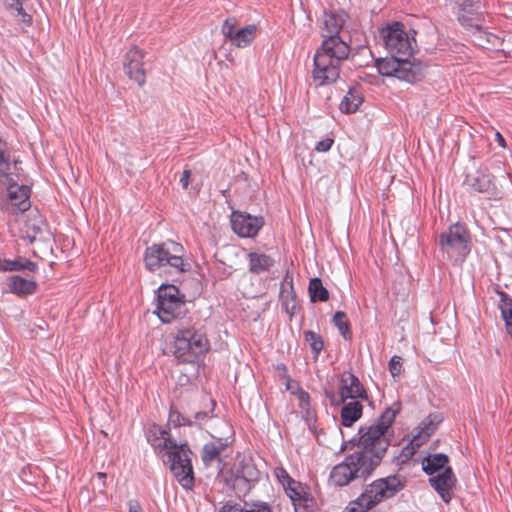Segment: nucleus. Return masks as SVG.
<instances>
[{"instance_id": "nucleus-36", "label": "nucleus", "mask_w": 512, "mask_h": 512, "mask_svg": "<svg viewBox=\"0 0 512 512\" xmlns=\"http://www.w3.org/2000/svg\"><path fill=\"white\" fill-rule=\"evenodd\" d=\"M333 322L335 326L339 329L341 335L344 338H346L347 334L350 333L349 323L346 314L342 311H337L333 317Z\"/></svg>"}, {"instance_id": "nucleus-44", "label": "nucleus", "mask_w": 512, "mask_h": 512, "mask_svg": "<svg viewBox=\"0 0 512 512\" xmlns=\"http://www.w3.org/2000/svg\"><path fill=\"white\" fill-rule=\"evenodd\" d=\"M277 480H293L284 469H278L275 471Z\"/></svg>"}, {"instance_id": "nucleus-33", "label": "nucleus", "mask_w": 512, "mask_h": 512, "mask_svg": "<svg viewBox=\"0 0 512 512\" xmlns=\"http://www.w3.org/2000/svg\"><path fill=\"white\" fill-rule=\"evenodd\" d=\"M308 290L312 302H324L329 298V292L323 286L320 278H312L309 282Z\"/></svg>"}, {"instance_id": "nucleus-22", "label": "nucleus", "mask_w": 512, "mask_h": 512, "mask_svg": "<svg viewBox=\"0 0 512 512\" xmlns=\"http://www.w3.org/2000/svg\"><path fill=\"white\" fill-rule=\"evenodd\" d=\"M7 198L11 206L16 207L20 211H26L30 207V190L25 185H18L15 182H6Z\"/></svg>"}, {"instance_id": "nucleus-21", "label": "nucleus", "mask_w": 512, "mask_h": 512, "mask_svg": "<svg viewBox=\"0 0 512 512\" xmlns=\"http://www.w3.org/2000/svg\"><path fill=\"white\" fill-rule=\"evenodd\" d=\"M345 23L342 13L324 12L322 16V37L323 41L339 40L343 41L339 33Z\"/></svg>"}, {"instance_id": "nucleus-1", "label": "nucleus", "mask_w": 512, "mask_h": 512, "mask_svg": "<svg viewBox=\"0 0 512 512\" xmlns=\"http://www.w3.org/2000/svg\"><path fill=\"white\" fill-rule=\"evenodd\" d=\"M396 415L397 410L385 409L373 424L360 426L357 434L348 440H345L344 433L341 431V451L356 449V454H361L369 465L376 468L389 446L385 434L395 421Z\"/></svg>"}, {"instance_id": "nucleus-28", "label": "nucleus", "mask_w": 512, "mask_h": 512, "mask_svg": "<svg viewBox=\"0 0 512 512\" xmlns=\"http://www.w3.org/2000/svg\"><path fill=\"white\" fill-rule=\"evenodd\" d=\"M219 512H271V507L265 502H245L243 505L228 502L220 508Z\"/></svg>"}, {"instance_id": "nucleus-30", "label": "nucleus", "mask_w": 512, "mask_h": 512, "mask_svg": "<svg viewBox=\"0 0 512 512\" xmlns=\"http://www.w3.org/2000/svg\"><path fill=\"white\" fill-rule=\"evenodd\" d=\"M28 270L35 272L37 270V264L28 259L19 257L17 259H3L0 260V271H21Z\"/></svg>"}, {"instance_id": "nucleus-41", "label": "nucleus", "mask_w": 512, "mask_h": 512, "mask_svg": "<svg viewBox=\"0 0 512 512\" xmlns=\"http://www.w3.org/2000/svg\"><path fill=\"white\" fill-rule=\"evenodd\" d=\"M3 5L7 10L15 11L22 3L20 0H2Z\"/></svg>"}, {"instance_id": "nucleus-2", "label": "nucleus", "mask_w": 512, "mask_h": 512, "mask_svg": "<svg viewBox=\"0 0 512 512\" xmlns=\"http://www.w3.org/2000/svg\"><path fill=\"white\" fill-rule=\"evenodd\" d=\"M147 441L158 455H165L176 480H195L191 464V450L186 443L178 444L169 432L153 423L146 430Z\"/></svg>"}, {"instance_id": "nucleus-48", "label": "nucleus", "mask_w": 512, "mask_h": 512, "mask_svg": "<svg viewBox=\"0 0 512 512\" xmlns=\"http://www.w3.org/2000/svg\"><path fill=\"white\" fill-rule=\"evenodd\" d=\"M379 480H385V481L397 480V477H396V475H390V476H387V477H384V478H380Z\"/></svg>"}, {"instance_id": "nucleus-13", "label": "nucleus", "mask_w": 512, "mask_h": 512, "mask_svg": "<svg viewBox=\"0 0 512 512\" xmlns=\"http://www.w3.org/2000/svg\"><path fill=\"white\" fill-rule=\"evenodd\" d=\"M375 468L355 452L337 464L331 471V480H355L357 478L366 479Z\"/></svg>"}, {"instance_id": "nucleus-37", "label": "nucleus", "mask_w": 512, "mask_h": 512, "mask_svg": "<svg viewBox=\"0 0 512 512\" xmlns=\"http://www.w3.org/2000/svg\"><path fill=\"white\" fill-rule=\"evenodd\" d=\"M169 424H172L175 427L181 425H193V421L191 419H187L177 410L171 409L168 417Z\"/></svg>"}, {"instance_id": "nucleus-45", "label": "nucleus", "mask_w": 512, "mask_h": 512, "mask_svg": "<svg viewBox=\"0 0 512 512\" xmlns=\"http://www.w3.org/2000/svg\"><path fill=\"white\" fill-rule=\"evenodd\" d=\"M206 418H208L207 412H198L194 415V420H192V421L194 424V423L201 422V421L205 420Z\"/></svg>"}, {"instance_id": "nucleus-7", "label": "nucleus", "mask_w": 512, "mask_h": 512, "mask_svg": "<svg viewBox=\"0 0 512 512\" xmlns=\"http://www.w3.org/2000/svg\"><path fill=\"white\" fill-rule=\"evenodd\" d=\"M233 450L227 439L215 438L204 444L201 451V460L204 468L212 470L207 477L219 478V480H228L225 477V470L229 466Z\"/></svg>"}, {"instance_id": "nucleus-8", "label": "nucleus", "mask_w": 512, "mask_h": 512, "mask_svg": "<svg viewBox=\"0 0 512 512\" xmlns=\"http://www.w3.org/2000/svg\"><path fill=\"white\" fill-rule=\"evenodd\" d=\"M481 7V0H463L458 19L462 26L476 34L475 41L479 46L488 48L490 44L494 46L498 38L483 30L485 19Z\"/></svg>"}, {"instance_id": "nucleus-9", "label": "nucleus", "mask_w": 512, "mask_h": 512, "mask_svg": "<svg viewBox=\"0 0 512 512\" xmlns=\"http://www.w3.org/2000/svg\"><path fill=\"white\" fill-rule=\"evenodd\" d=\"M404 486V482H371L357 499L350 501L345 512H367L384 499L393 497Z\"/></svg>"}, {"instance_id": "nucleus-31", "label": "nucleus", "mask_w": 512, "mask_h": 512, "mask_svg": "<svg viewBox=\"0 0 512 512\" xmlns=\"http://www.w3.org/2000/svg\"><path fill=\"white\" fill-rule=\"evenodd\" d=\"M299 407L303 414V418L307 422V425L311 431L315 430L316 423V412L311 407L310 396L305 391H300L298 395Z\"/></svg>"}, {"instance_id": "nucleus-25", "label": "nucleus", "mask_w": 512, "mask_h": 512, "mask_svg": "<svg viewBox=\"0 0 512 512\" xmlns=\"http://www.w3.org/2000/svg\"><path fill=\"white\" fill-rule=\"evenodd\" d=\"M470 187L475 191L492 196L496 192V186L493 177L490 174L478 172L475 176L468 179Z\"/></svg>"}, {"instance_id": "nucleus-26", "label": "nucleus", "mask_w": 512, "mask_h": 512, "mask_svg": "<svg viewBox=\"0 0 512 512\" xmlns=\"http://www.w3.org/2000/svg\"><path fill=\"white\" fill-rule=\"evenodd\" d=\"M341 409V425L344 427H351L357 420L362 416L363 406L360 402L352 400L350 402L343 403Z\"/></svg>"}, {"instance_id": "nucleus-27", "label": "nucleus", "mask_w": 512, "mask_h": 512, "mask_svg": "<svg viewBox=\"0 0 512 512\" xmlns=\"http://www.w3.org/2000/svg\"><path fill=\"white\" fill-rule=\"evenodd\" d=\"M8 287L11 293L18 296H26L35 292L36 282L18 275H13L8 279Z\"/></svg>"}, {"instance_id": "nucleus-47", "label": "nucleus", "mask_w": 512, "mask_h": 512, "mask_svg": "<svg viewBox=\"0 0 512 512\" xmlns=\"http://www.w3.org/2000/svg\"><path fill=\"white\" fill-rule=\"evenodd\" d=\"M180 484L182 485L183 489L190 491L194 488L195 482H180Z\"/></svg>"}, {"instance_id": "nucleus-6", "label": "nucleus", "mask_w": 512, "mask_h": 512, "mask_svg": "<svg viewBox=\"0 0 512 512\" xmlns=\"http://www.w3.org/2000/svg\"><path fill=\"white\" fill-rule=\"evenodd\" d=\"M183 246L174 241L148 246L144 253V265L150 272L173 269L177 273L184 271Z\"/></svg>"}, {"instance_id": "nucleus-38", "label": "nucleus", "mask_w": 512, "mask_h": 512, "mask_svg": "<svg viewBox=\"0 0 512 512\" xmlns=\"http://www.w3.org/2000/svg\"><path fill=\"white\" fill-rule=\"evenodd\" d=\"M402 363L401 357L394 355L389 361V371L393 377L398 376L401 373Z\"/></svg>"}, {"instance_id": "nucleus-49", "label": "nucleus", "mask_w": 512, "mask_h": 512, "mask_svg": "<svg viewBox=\"0 0 512 512\" xmlns=\"http://www.w3.org/2000/svg\"><path fill=\"white\" fill-rule=\"evenodd\" d=\"M234 480H243V481H246V480H249L247 477L245 476H237Z\"/></svg>"}, {"instance_id": "nucleus-5", "label": "nucleus", "mask_w": 512, "mask_h": 512, "mask_svg": "<svg viewBox=\"0 0 512 512\" xmlns=\"http://www.w3.org/2000/svg\"><path fill=\"white\" fill-rule=\"evenodd\" d=\"M436 244L443 259L455 266H461L471 252L470 234L465 225L459 222L441 232Z\"/></svg>"}, {"instance_id": "nucleus-46", "label": "nucleus", "mask_w": 512, "mask_h": 512, "mask_svg": "<svg viewBox=\"0 0 512 512\" xmlns=\"http://www.w3.org/2000/svg\"><path fill=\"white\" fill-rule=\"evenodd\" d=\"M496 140H497L499 146H501V147L506 146L505 139L499 132L496 133Z\"/></svg>"}, {"instance_id": "nucleus-23", "label": "nucleus", "mask_w": 512, "mask_h": 512, "mask_svg": "<svg viewBox=\"0 0 512 512\" xmlns=\"http://www.w3.org/2000/svg\"><path fill=\"white\" fill-rule=\"evenodd\" d=\"M16 173L17 161L11 156L6 142L0 139V181H12Z\"/></svg>"}, {"instance_id": "nucleus-4", "label": "nucleus", "mask_w": 512, "mask_h": 512, "mask_svg": "<svg viewBox=\"0 0 512 512\" xmlns=\"http://www.w3.org/2000/svg\"><path fill=\"white\" fill-rule=\"evenodd\" d=\"M210 342L206 333L194 325L181 326L173 337V355L181 363H193L206 355Z\"/></svg>"}, {"instance_id": "nucleus-14", "label": "nucleus", "mask_w": 512, "mask_h": 512, "mask_svg": "<svg viewBox=\"0 0 512 512\" xmlns=\"http://www.w3.org/2000/svg\"><path fill=\"white\" fill-rule=\"evenodd\" d=\"M376 66L382 76L395 77L409 83L417 79L415 67L406 57L400 58L391 54V57L378 59Z\"/></svg>"}, {"instance_id": "nucleus-43", "label": "nucleus", "mask_w": 512, "mask_h": 512, "mask_svg": "<svg viewBox=\"0 0 512 512\" xmlns=\"http://www.w3.org/2000/svg\"><path fill=\"white\" fill-rule=\"evenodd\" d=\"M128 505L129 512H143L142 507L137 500H130Z\"/></svg>"}, {"instance_id": "nucleus-19", "label": "nucleus", "mask_w": 512, "mask_h": 512, "mask_svg": "<svg viewBox=\"0 0 512 512\" xmlns=\"http://www.w3.org/2000/svg\"><path fill=\"white\" fill-rule=\"evenodd\" d=\"M143 58V51L136 46H133L127 51L123 63L126 75L130 79L136 81L140 86L144 85L146 82Z\"/></svg>"}, {"instance_id": "nucleus-15", "label": "nucleus", "mask_w": 512, "mask_h": 512, "mask_svg": "<svg viewBox=\"0 0 512 512\" xmlns=\"http://www.w3.org/2000/svg\"><path fill=\"white\" fill-rule=\"evenodd\" d=\"M221 31L224 37L229 40L233 46L245 48L256 38L258 28L255 24H250L238 29L237 19L231 17L224 21Z\"/></svg>"}, {"instance_id": "nucleus-18", "label": "nucleus", "mask_w": 512, "mask_h": 512, "mask_svg": "<svg viewBox=\"0 0 512 512\" xmlns=\"http://www.w3.org/2000/svg\"><path fill=\"white\" fill-rule=\"evenodd\" d=\"M447 463V455L437 453L422 460V469L427 475H436L429 480H456L452 469L447 466Z\"/></svg>"}, {"instance_id": "nucleus-29", "label": "nucleus", "mask_w": 512, "mask_h": 512, "mask_svg": "<svg viewBox=\"0 0 512 512\" xmlns=\"http://www.w3.org/2000/svg\"><path fill=\"white\" fill-rule=\"evenodd\" d=\"M500 301L499 309L505 322L506 331L512 339V298L503 291H497Z\"/></svg>"}, {"instance_id": "nucleus-32", "label": "nucleus", "mask_w": 512, "mask_h": 512, "mask_svg": "<svg viewBox=\"0 0 512 512\" xmlns=\"http://www.w3.org/2000/svg\"><path fill=\"white\" fill-rule=\"evenodd\" d=\"M363 102V97L356 90H349L340 102V111L346 114L354 113Z\"/></svg>"}, {"instance_id": "nucleus-16", "label": "nucleus", "mask_w": 512, "mask_h": 512, "mask_svg": "<svg viewBox=\"0 0 512 512\" xmlns=\"http://www.w3.org/2000/svg\"><path fill=\"white\" fill-rule=\"evenodd\" d=\"M442 418L437 414H430L424 418L418 427L415 428V433L410 443L403 449L402 456L408 458L412 456L416 449L428 441L430 436L435 432L438 425L441 423Z\"/></svg>"}, {"instance_id": "nucleus-50", "label": "nucleus", "mask_w": 512, "mask_h": 512, "mask_svg": "<svg viewBox=\"0 0 512 512\" xmlns=\"http://www.w3.org/2000/svg\"><path fill=\"white\" fill-rule=\"evenodd\" d=\"M349 483H350V482H348V481H345V482H338V485H339V486H344V485H347V484H349Z\"/></svg>"}, {"instance_id": "nucleus-35", "label": "nucleus", "mask_w": 512, "mask_h": 512, "mask_svg": "<svg viewBox=\"0 0 512 512\" xmlns=\"http://www.w3.org/2000/svg\"><path fill=\"white\" fill-rule=\"evenodd\" d=\"M304 340L309 344L312 352L317 358L324 346L321 337L315 332L309 330L304 332Z\"/></svg>"}, {"instance_id": "nucleus-42", "label": "nucleus", "mask_w": 512, "mask_h": 512, "mask_svg": "<svg viewBox=\"0 0 512 512\" xmlns=\"http://www.w3.org/2000/svg\"><path fill=\"white\" fill-rule=\"evenodd\" d=\"M190 177H191V171L186 169L183 171L182 173V176L180 177V184L182 185V187L184 189H186L189 185V181H190Z\"/></svg>"}, {"instance_id": "nucleus-20", "label": "nucleus", "mask_w": 512, "mask_h": 512, "mask_svg": "<svg viewBox=\"0 0 512 512\" xmlns=\"http://www.w3.org/2000/svg\"><path fill=\"white\" fill-rule=\"evenodd\" d=\"M339 393L341 403H345L348 399L356 400L358 398H368L360 380L350 372H345L342 374Z\"/></svg>"}, {"instance_id": "nucleus-40", "label": "nucleus", "mask_w": 512, "mask_h": 512, "mask_svg": "<svg viewBox=\"0 0 512 512\" xmlns=\"http://www.w3.org/2000/svg\"><path fill=\"white\" fill-rule=\"evenodd\" d=\"M16 16L19 17L20 21L25 25L29 26L32 23V17L30 14L26 13L22 7V4L16 8L15 10Z\"/></svg>"}, {"instance_id": "nucleus-17", "label": "nucleus", "mask_w": 512, "mask_h": 512, "mask_svg": "<svg viewBox=\"0 0 512 512\" xmlns=\"http://www.w3.org/2000/svg\"><path fill=\"white\" fill-rule=\"evenodd\" d=\"M231 227L241 238H253L264 225L262 216H253L242 211H233L230 217Z\"/></svg>"}, {"instance_id": "nucleus-10", "label": "nucleus", "mask_w": 512, "mask_h": 512, "mask_svg": "<svg viewBox=\"0 0 512 512\" xmlns=\"http://www.w3.org/2000/svg\"><path fill=\"white\" fill-rule=\"evenodd\" d=\"M184 296L175 285L161 284L157 291L156 308L154 313L163 323H170L174 318L186 314Z\"/></svg>"}, {"instance_id": "nucleus-34", "label": "nucleus", "mask_w": 512, "mask_h": 512, "mask_svg": "<svg viewBox=\"0 0 512 512\" xmlns=\"http://www.w3.org/2000/svg\"><path fill=\"white\" fill-rule=\"evenodd\" d=\"M434 490L440 495L445 503L452 499L456 482H430Z\"/></svg>"}, {"instance_id": "nucleus-12", "label": "nucleus", "mask_w": 512, "mask_h": 512, "mask_svg": "<svg viewBox=\"0 0 512 512\" xmlns=\"http://www.w3.org/2000/svg\"><path fill=\"white\" fill-rule=\"evenodd\" d=\"M282 485L294 505L295 512H313L317 507L315 482H282Z\"/></svg>"}, {"instance_id": "nucleus-39", "label": "nucleus", "mask_w": 512, "mask_h": 512, "mask_svg": "<svg viewBox=\"0 0 512 512\" xmlns=\"http://www.w3.org/2000/svg\"><path fill=\"white\" fill-rule=\"evenodd\" d=\"M333 143L334 140L332 138L322 139L316 143L315 150L321 153L328 152L331 149Z\"/></svg>"}, {"instance_id": "nucleus-24", "label": "nucleus", "mask_w": 512, "mask_h": 512, "mask_svg": "<svg viewBox=\"0 0 512 512\" xmlns=\"http://www.w3.org/2000/svg\"><path fill=\"white\" fill-rule=\"evenodd\" d=\"M248 271L252 274H262L270 271L275 265V259L260 251H251L247 254Z\"/></svg>"}, {"instance_id": "nucleus-11", "label": "nucleus", "mask_w": 512, "mask_h": 512, "mask_svg": "<svg viewBox=\"0 0 512 512\" xmlns=\"http://www.w3.org/2000/svg\"><path fill=\"white\" fill-rule=\"evenodd\" d=\"M385 48L391 54L410 57L413 53V39L404 30L403 24L394 22L387 24L379 31Z\"/></svg>"}, {"instance_id": "nucleus-3", "label": "nucleus", "mask_w": 512, "mask_h": 512, "mask_svg": "<svg viewBox=\"0 0 512 512\" xmlns=\"http://www.w3.org/2000/svg\"><path fill=\"white\" fill-rule=\"evenodd\" d=\"M350 53L345 41H323L314 55L313 81L316 86L334 83L340 75V65Z\"/></svg>"}]
</instances>
